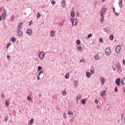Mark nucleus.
<instances>
[{"mask_svg": "<svg viewBox=\"0 0 125 125\" xmlns=\"http://www.w3.org/2000/svg\"><path fill=\"white\" fill-rule=\"evenodd\" d=\"M106 11H107V9L105 8H102L101 11L100 16H104V14L106 13Z\"/></svg>", "mask_w": 125, "mask_h": 125, "instance_id": "1", "label": "nucleus"}, {"mask_svg": "<svg viewBox=\"0 0 125 125\" xmlns=\"http://www.w3.org/2000/svg\"><path fill=\"white\" fill-rule=\"evenodd\" d=\"M70 21L72 22V26H76L78 24V19L73 20L71 19Z\"/></svg>", "mask_w": 125, "mask_h": 125, "instance_id": "2", "label": "nucleus"}, {"mask_svg": "<svg viewBox=\"0 0 125 125\" xmlns=\"http://www.w3.org/2000/svg\"><path fill=\"white\" fill-rule=\"evenodd\" d=\"M45 56V54L43 52H41L39 54V58L40 59H43Z\"/></svg>", "mask_w": 125, "mask_h": 125, "instance_id": "3", "label": "nucleus"}, {"mask_svg": "<svg viewBox=\"0 0 125 125\" xmlns=\"http://www.w3.org/2000/svg\"><path fill=\"white\" fill-rule=\"evenodd\" d=\"M122 46H121V45H118L115 49L116 50V52L117 53H119L120 52V51H121V48Z\"/></svg>", "mask_w": 125, "mask_h": 125, "instance_id": "4", "label": "nucleus"}, {"mask_svg": "<svg viewBox=\"0 0 125 125\" xmlns=\"http://www.w3.org/2000/svg\"><path fill=\"white\" fill-rule=\"evenodd\" d=\"M105 52L106 55L109 56L111 53V49H110L109 48H107L105 49Z\"/></svg>", "mask_w": 125, "mask_h": 125, "instance_id": "5", "label": "nucleus"}, {"mask_svg": "<svg viewBox=\"0 0 125 125\" xmlns=\"http://www.w3.org/2000/svg\"><path fill=\"white\" fill-rule=\"evenodd\" d=\"M115 83L117 85H118V86H120L121 84V79L120 78L117 79L115 81Z\"/></svg>", "mask_w": 125, "mask_h": 125, "instance_id": "6", "label": "nucleus"}, {"mask_svg": "<svg viewBox=\"0 0 125 125\" xmlns=\"http://www.w3.org/2000/svg\"><path fill=\"white\" fill-rule=\"evenodd\" d=\"M2 17L3 20H5V18H6V11H4L2 14Z\"/></svg>", "mask_w": 125, "mask_h": 125, "instance_id": "7", "label": "nucleus"}, {"mask_svg": "<svg viewBox=\"0 0 125 125\" xmlns=\"http://www.w3.org/2000/svg\"><path fill=\"white\" fill-rule=\"evenodd\" d=\"M100 81L101 82L102 84L103 85H104V83H105V78L102 77H101L100 78Z\"/></svg>", "mask_w": 125, "mask_h": 125, "instance_id": "8", "label": "nucleus"}, {"mask_svg": "<svg viewBox=\"0 0 125 125\" xmlns=\"http://www.w3.org/2000/svg\"><path fill=\"white\" fill-rule=\"evenodd\" d=\"M27 34L28 36H31V35H32V29H28L27 30Z\"/></svg>", "mask_w": 125, "mask_h": 125, "instance_id": "9", "label": "nucleus"}, {"mask_svg": "<svg viewBox=\"0 0 125 125\" xmlns=\"http://www.w3.org/2000/svg\"><path fill=\"white\" fill-rule=\"evenodd\" d=\"M23 26V22H21L19 25H18V30L19 31V30H21V29H22V26Z\"/></svg>", "mask_w": 125, "mask_h": 125, "instance_id": "10", "label": "nucleus"}, {"mask_svg": "<svg viewBox=\"0 0 125 125\" xmlns=\"http://www.w3.org/2000/svg\"><path fill=\"white\" fill-rule=\"evenodd\" d=\"M119 4L120 7H121V8H122V7H123V0H119Z\"/></svg>", "mask_w": 125, "mask_h": 125, "instance_id": "11", "label": "nucleus"}, {"mask_svg": "<svg viewBox=\"0 0 125 125\" xmlns=\"http://www.w3.org/2000/svg\"><path fill=\"white\" fill-rule=\"evenodd\" d=\"M18 35L19 36V37H22L23 36V32L19 30L18 33Z\"/></svg>", "mask_w": 125, "mask_h": 125, "instance_id": "12", "label": "nucleus"}, {"mask_svg": "<svg viewBox=\"0 0 125 125\" xmlns=\"http://www.w3.org/2000/svg\"><path fill=\"white\" fill-rule=\"evenodd\" d=\"M62 7H65V6H66V2L65 0H62Z\"/></svg>", "mask_w": 125, "mask_h": 125, "instance_id": "13", "label": "nucleus"}, {"mask_svg": "<svg viewBox=\"0 0 125 125\" xmlns=\"http://www.w3.org/2000/svg\"><path fill=\"white\" fill-rule=\"evenodd\" d=\"M95 60H99V59H100V56H99V55H96L95 56Z\"/></svg>", "mask_w": 125, "mask_h": 125, "instance_id": "14", "label": "nucleus"}, {"mask_svg": "<svg viewBox=\"0 0 125 125\" xmlns=\"http://www.w3.org/2000/svg\"><path fill=\"white\" fill-rule=\"evenodd\" d=\"M11 42H16V38L13 37L11 38Z\"/></svg>", "mask_w": 125, "mask_h": 125, "instance_id": "15", "label": "nucleus"}, {"mask_svg": "<svg viewBox=\"0 0 125 125\" xmlns=\"http://www.w3.org/2000/svg\"><path fill=\"white\" fill-rule=\"evenodd\" d=\"M105 93H106V92L105 90H103L101 92V96H103L104 95H105Z\"/></svg>", "mask_w": 125, "mask_h": 125, "instance_id": "16", "label": "nucleus"}, {"mask_svg": "<svg viewBox=\"0 0 125 125\" xmlns=\"http://www.w3.org/2000/svg\"><path fill=\"white\" fill-rule=\"evenodd\" d=\"M74 84L75 86H78V85H79V83H78V81H75L74 82Z\"/></svg>", "mask_w": 125, "mask_h": 125, "instance_id": "17", "label": "nucleus"}, {"mask_svg": "<svg viewBox=\"0 0 125 125\" xmlns=\"http://www.w3.org/2000/svg\"><path fill=\"white\" fill-rule=\"evenodd\" d=\"M62 95H63V96H66V95H67V91H62Z\"/></svg>", "mask_w": 125, "mask_h": 125, "instance_id": "18", "label": "nucleus"}, {"mask_svg": "<svg viewBox=\"0 0 125 125\" xmlns=\"http://www.w3.org/2000/svg\"><path fill=\"white\" fill-rule=\"evenodd\" d=\"M86 77L87 78H90V73L89 72H86Z\"/></svg>", "mask_w": 125, "mask_h": 125, "instance_id": "19", "label": "nucleus"}, {"mask_svg": "<svg viewBox=\"0 0 125 125\" xmlns=\"http://www.w3.org/2000/svg\"><path fill=\"white\" fill-rule=\"evenodd\" d=\"M109 40L110 41H113V40H114V35H111L110 37H109Z\"/></svg>", "mask_w": 125, "mask_h": 125, "instance_id": "20", "label": "nucleus"}, {"mask_svg": "<svg viewBox=\"0 0 125 125\" xmlns=\"http://www.w3.org/2000/svg\"><path fill=\"white\" fill-rule=\"evenodd\" d=\"M75 16V11H73L71 13V17H74Z\"/></svg>", "mask_w": 125, "mask_h": 125, "instance_id": "21", "label": "nucleus"}, {"mask_svg": "<svg viewBox=\"0 0 125 125\" xmlns=\"http://www.w3.org/2000/svg\"><path fill=\"white\" fill-rule=\"evenodd\" d=\"M54 35H55L54 31H52L50 33V36H51V37H54Z\"/></svg>", "mask_w": 125, "mask_h": 125, "instance_id": "22", "label": "nucleus"}, {"mask_svg": "<svg viewBox=\"0 0 125 125\" xmlns=\"http://www.w3.org/2000/svg\"><path fill=\"white\" fill-rule=\"evenodd\" d=\"M102 19H101V21L103 22L104 21V16H101Z\"/></svg>", "mask_w": 125, "mask_h": 125, "instance_id": "23", "label": "nucleus"}, {"mask_svg": "<svg viewBox=\"0 0 125 125\" xmlns=\"http://www.w3.org/2000/svg\"><path fill=\"white\" fill-rule=\"evenodd\" d=\"M80 62L81 63H82V62H83V63H85V62L84 59H82L80 60Z\"/></svg>", "mask_w": 125, "mask_h": 125, "instance_id": "24", "label": "nucleus"}, {"mask_svg": "<svg viewBox=\"0 0 125 125\" xmlns=\"http://www.w3.org/2000/svg\"><path fill=\"white\" fill-rule=\"evenodd\" d=\"M82 102L83 105H85V102H86L85 100H82Z\"/></svg>", "mask_w": 125, "mask_h": 125, "instance_id": "25", "label": "nucleus"}, {"mask_svg": "<svg viewBox=\"0 0 125 125\" xmlns=\"http://www.w3.org/2000/svg\"><path fill=\"white\" fill-rule=\"evenodd\" d=\"M34 123V119H32L29 123L30 125H33V123Z\"/></svg>", "mask_w": 125, "mask_h": 125, "instance_id": "26", "label": "nucleus"}, {"mask_svg": "<svg viewBox=\"0 0 125 125\" xmlns=\"http://www.w3.org/2000/svg\"><path fill=\"white\" fill-rule=\"evenodd\" d=\"M77 49H78V50H79V51H81V50H82V49H83V48H82L81 46H79V47L77 48Z\"/></svg>", "mask_w": 125, "mask_h": 125, "instance_id": "27", "label": "nucleus"}, {"mask_svg": "<svg viewBox=\"0 0 125 125\" xmlns=\"http://www.w3.org/2000/svg\"><path fill=\"white\" fill-rule=\"evenodd\" d=\"M77 44H81V40H78L77 41Z\"/></svg>", "mask_w": 125, "mask_h": 125, "instance_id": "28", "label": "nucleus"}, {"mask_svg": "<svg viewBox=\"0 0 125 125\" xmlns=\"http://www.w3.org/2000/svg\"><path fill=\"white\" fill-rule=\"evenodd\" d=\"M10 45H11V43H10V42L8 43V44L7 45V48H8L9 47V46H10Z\"/></svg>", "mask_w": 125, "mask_h": 125, "instance_id": "29", "label": "nucleus"}, {"mask_svg": "<svg viewBox=\"0 0 125 125\" xmlns=\"http://www.w3.org/2000/svg\"><path fill=\"white\" fill-rule=\"evenodd\" d=\"M37 18H40L41 17V14H40V13H38L37 15Z\"/></svg>", "mask_w": 125, "mask_h": 125, "instance_id": "30", "label": "nucleus"}, {"mask_svg": "<svg viewBox=\"0 0 125 125\" xmlns=\"http://www.w3.org/2000/svg\"><path fill=\"white\" fill-rule=\"evenodd\" d=\"M42 66H38V71H41V70H42Z\"/></svg>", "mask_w": 125, "mask_h": 125, "instance_id": "31", "label": "nucleus"}, {"mask_svg": "<svg viewBox=\"0 0 125 125\" xmlns=\"http://www.w3.org/2000/svg\"><path fill=\"white\" fill-rule=\"evenodd\" d=\"M55 3H56V2L55 1L52 0V1H51V4L54 5V4H55Z\"/></svg>", "mask_w": 125, "mask_h": 125, "instance_id": "32", "label": "nucleus"}, {"mask_svg": "<svg viewBox=\"0 0 125 125\" xmlns=\"http://www.w3.org/2000/svg\"><path fill=\"white\" fill-rule=\"evenodd\" d=\"M78 99H82V96L78 95L77 97Z\"/></svg>", "mask_w": 125, "mask_h": 125, "instance_id": "33", "label": "nucleus"}, {"mask_svg": "<svg viewBox=\"0 0 125 125\" xmlns=\"http://www.w3.org/2000/svg\"><path fill=\"white\" fill-rule=\"evenodd\" d=\"M63 117L64 119H66L67 118V117L66 116V113H63Z\"/></svg>", "mask_w": 125, "mask_h": 125, "instance_id": "34", "label": "nucleus"}, {"mask_svg": "<svg viewBox=\"0 0 125 125\" xmlns=\"http://www.w3.org/2000/svg\"><path fill=\"white\" fill-rule=\"evenodd\" d=\"M69 74H66L65 75V78H66V79H69Z\"/></svg>", "mask_w": 125, "mask_h": 125, "instance_id": "35", "label": "nucleus"}, {"mask_svg": "<svg viewBox=\"0 0 125 125\" xmlns=\"http://www.w3.org/2000/svg\"><path fill=\"white\" fill-rule=\"evenodd\" d=\"M5 105L7 107H8V106H9V104L8 103V102H5Z\"/></svg>", "mask_w": 125, "mask_h": 125, "instance_id": "36", "label": "nucleus"}, {"mask_svg": "<svg viewBox=\"0 0 125 125\" xmlns=\"http://www.w3.org/2000/svg\"><path fill=\"white\" fill-rule=\"evenodd\" d=\"M68 114V115H69V116H71V115H73V112H72L71 111H69Z\"/></svg>", "mask_w": 125, "mask_h": 125, "instance_id": "37", "label": "nucleus"}, {"mask_svg": "<svg viewBox=\"0 0 125 125\" xmlns=\"http://www.w3.org/2000/svg\"><path fill=\"white\" fill-rule=\"evenodd\" d=\"M115 92H118V87H115Z\"/></svg>", "mask_w": 125, "mask_h": 125, "instance_id": "38", "label": "nucleus"}, {"mask_svg": "<svg viewBox=\"0 0 125 125\" xmlns=\"http://www.w3.org/2000/svg\"><path fill=\"white\" fill-rule=\"evenodd\" d=\"M91 37H92V34H90L88 35V36H87L88 38H91Z\"/></svg>", "mask_w": 125, "mask_h": 125, "instance_id": "39", "label": "nucleus"}, {"mask_svg": "<svg viewBox=\"0 0 125 125\" xmlns=\"http://www.w3.org/2000/svg\"><path fill=\"white\" fill-rule=\"evenodd\" d=\"M99 41L100 42H103V39L102 38H100L99 39Z\"/></svg>", "mask_w": 125, "mask_h": 125, "instance_id": "40", "label": "nucleus"}, {"mask_svg": "<svg viewBox=\"0 0 125 125\" xmlns=\"http://www.w3.org/2000/svg\"><path fill=\"white\" fill-rule=\"evenodd\" d=\"M121 83L122 84H123V85L124 84V80H123V79H122V80H121Z\"/></svg>", "mask_w": 125, "mask_h": 125, "instance_id": "41", "label": "nucleus"}, {"mask_svg": "<svg viewBox=\"0 0 125 125\" xmlns=\"http://www.w3.org/2000/svg\"><path fill=\"white\" fill-rule=\"evenodd\" d=\"M42 73H43V71H41L39 73L38 76H41V74H42Z\"/></svg>", "mask_w": 125, "mask_h": 125, "instance_id": "42", "label": "nucleus"}, {"mask_svg": "<svg viewBox=\"0 0 125 125\" xmlns=\"http://www.w3.org/2000/svg\"><path fill=\"white\" fill-rule=\"evenodd\" d=\"M31 97H29V96H28L27 97V100L29 101H31Z\"/></svg>", "mask_w": 125, "mask_h": 125, "instance_id": "43", "label": "nucleus"}, {"mask_svg": "<svg viewBox=\"0 0 125 125\" xmlns=\"http://www.w3.org/2000/svg\"><path fill=\"white\" fill-rule=\"evenodd\" d=\"M8 120V118H7V117H5L4 119L5 122H7Z\"/></svg>", "mask_w": 125, "mask_h": 125, "instance_id": "44", "label": "nucleus"}, {"mask_svg": "<svg viewBox=\"0 0 125 125\" xmlns=\"http://www.w3.org/2000/svg\"><path fill=\"white\" fill-rule=\"evenodd\" d=\"M95 103H96V104H97V103H98V100H95Z\"/></svg>", "mask_w": 125, "mask_h": 125, "instance_id": "45", "label": "nucleus"}, {"mask_svg": "<svg viewBox=\"0 0 125 125\" xmlns=\"http://www.w3.org/2000/svg\"><path fill=\"white\" fill-rule=\"evenodd\" d=\"M33 23V21H31L30 22H29V26L32 25V23Z\"/></svg>", "mask_w": 125, "mask_h": 125, "instance_id": "46", "label": "nucleus"}, {"mask_svg": "<svg viewBox=\"0 0 125 125\" xmlns=\"http://www.w3.org/2000/svg\"><path fill=\"white\" fill-rule=\"evenodd\" d=\"M1 96L2 98H4V95L3 94H2L1 95Z\"/></svg>", "mask_w": 125, "mask_h": 125, "instance_id": "47", "label": "nucleus"}, {"mask_svg": "<svg viewBox=\"0 0 125 125\" xmlns=\"http://www.w3.org/2000/svg\"><path fill=\"white\" fill-rule=\"evenodd\" d=\"M123 63L124 64V65H125V60H123Z\"/></svg>", "mask_w": 125, "mask_h": 125, "instance_id": "48", "label": "nucleus"}, {"mask_svg": "<svg viewBox=\"0 0 125 125\" xmlns=\"http://www.w3.org/2000/svg\"><path fill=\"white\" fill-rule=\"evenodd\" d=\"M90 72L92 74H94V70H90Z\"/></svg>", "mask_w": 125, "mask_h": 125, "instance_id": "49", "label": "nucleus"}, {"mask_svg": "<svg viewBox=\"0 0 125 125\" xmlns=\"http://www.w3.org/2000/svg\"><path fill=\"white\" fill-rule=\"evenodd\" d=\"M115 14L116 16H119V13L115 12Z\"/></svg>", "mask_w": 125, "mask_h": 125, "instance_id": "50", "label": "nucleus"}, {"mask_svg": "<svg viewBox=\"0 0 125 125\" xmlns=\"http://www.w3.org/2000/svg\"><path fill=\"white\" fill-rule=\"evenodd\" d=\"M8 59H10V57L9 55L7 56Z\"/></svg>", "mask_w": 125, "mask_h": 125, "instance_id": "51", "label": "nucleus"}, {"mask_svg": "<svg viewBox=\"0 0 125 125\" xmlns=\"http://www.w3.org/2000/svg\"><path fill=\"white\" fill-rule=\"evenodd\" d=\"M2 20V18H1V16H0V21H1Z\"/></svg>", "mask_w": 125, "mask_h": 125, "instance_id": "52", "label": "nucleus"}, {"mask_svg": "<svg viewBox=\"0 0 125 125\" xmlns=\"http://www.w3.org/2000/svg\"><path fill=\"white\" fill-rule=\"evenodd\" d=\"M37 79L39 80H40V76H37Z\"/></svg>", "mask_w": 125, "mask_h": 125, "instance_id": "53", "label": "nucleus"}, {"mask_svg": "<svg viewBox=\"0 0 125 125\" xmlns=\"http://www.w3.org/2000/svg\"><path fill=\"white\" fill-rule=\"evenodd\" d=\"M112 9H113V10L114 12H115V8L113 7Z\"/></svg>", "mask_w": 125, "mask_h": 125, "instance_id": "54", "label": "nucleus"}, {"mask_svg": "<svg viewBox=\"0 0 125 125\" xmlns=\"http://www.w3.org/2000/svg\"><path fill=\"white\" fill-rule=\"evenodd\" d=\"M77 16H80V13H77Z\"/></svg>", "mask_w": 125, "mask_h": 125, "instance_id": "55", "label": "nucleus"}, {"mask_svg": "<svg viewBox=\"0 0 125 125\" xmlns=\"http://www.w3.org/2000/svg\"><path fill=\"white\" fill-rule=\"evenodd\" d=\"M79 99L78 98H76V101H78Z\"/></svg>", "mask_w": 125, "mask_h": 125, "instance_id": "56", "label": "nucleus"}, {"mask_svg": "<svg viewBox=\"0 0 125 125\" xmlns=\"http://www.w3.org/2000/svg\"><path fill=\"white\" fill-rule=\"evenodd\" d=\"M102 1H105V0H102Z\"/></svg>", "mask_w": 125, "mask_h": 125, "instance_id": "57", "label": "nucleus"}, {"mask_svg": "<svg viewBox=\"0 0 125 125\" xmlns=\"http://www.w3.org/2000/svg\"><path fill=\"white\" fill-rule=\"evenodd\" d=\"M12 17H13V16H12Z\"/></svg>", "mask_w": 125, "mask_h": 125, "instance_id": "58", "label": "nucleus"}]
</instances>
